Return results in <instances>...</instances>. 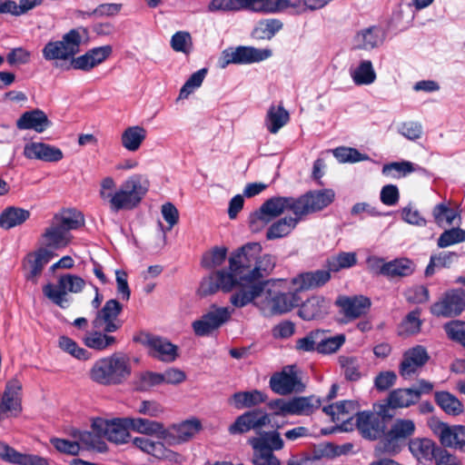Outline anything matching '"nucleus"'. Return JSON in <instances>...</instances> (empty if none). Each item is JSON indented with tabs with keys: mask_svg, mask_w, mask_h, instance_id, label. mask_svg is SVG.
<instances>
[{
	"mask_svg": "<svg viewBox=\"0 0 465 465\" xmlns=\"http://www.w3.org/2000/svg\"><path fill=\"white\" fill-rule=\"evenodd\" d=\"M233 307L242 308L252 303L265 317L282 314L290 312L299 304V300L292 293H284L270 282H256L237 289L230 297Z\"/></svg>",
	"mask_w": 465,
	"mask_h": 465,
	"instance_id": "nucleus-1",
	"label": "nucleus"
},
{
	"mask_svg": "<svg viewBox=\"0 0 465 465\" xmlns=\"http://www.w3.org/2000/svg\"><path fill=\"white\" fill-rule=\"evenodd\" d=\"M149 188L150 181L142 173L128 176L118 187L113 177L106 176L100 182L99 197L111 213L133 211L141 204Z\"/></svg>",
	"mask_w": 465,
	"mask_h": 465,
	"instance_id": "nucleus-2",
	"label": "nucleus"
},
{
	"mask_svg": "<svg viewBox=\"0 0 465 465\" xmlns=\"http://www.w3.org/2000/svg\"><path fill=\"white\" fill-rule=\"evenodd\" d=\"M291 14L302 15L308 12L306 0H211L207 10L211 13H235L250 11L272 14L284 10Z\"/></svg>",
	"mask_w": 465,
	"mask_h": 465,
	"instance_id": "nucleus-3",
	"label": "nucleus"
},
{
	"mask_svg": "<svg viewBox=\"0 0 465 465\" xmlns=\"http://www.w3.org/2000/svg\"><path fill=\"white\" fill-rule=\"evenodd\" d=\"M132 374L130 358L121 352L96 360L88 371L89 379L101 386L124 384Z\"/></svg>",
	"mask_w": 465,
	"mask_h": 465,
	"instance_id": "nucleus-4",
	"label": "nucleus"
},
{
	"mask_svg": "<svg viewBox=\"0 0 465 465\" xmlns=\"http://www.w3.org/2000/svg\"><path fill=\"white\" fill-rule=\"evenodd\" d=\"M259 242H248L233 252L229 258V273L234 278L238 289L250 286L252 273L262 253Z\"/></svg>",
	"mask_w": 465,
	"mask_h": 465,
	"instance_id": "nucleus-5",
	"label": "nucleus"
},
{
	"mask_svg": "<svg viewBox=\"0 0 465 465\" xmlns=\"http://www.w3.org/2000/svg\"><path fill=\"white\" fill-rule=\"evenodd\" d=\"M81 43L79 30L72 29L61 40L48 42L42 50L43 56L46 61H71L80 51Z\"/></svg>",
	"mask_w": 465,
	"mask_h": 465,
	"instance_id": "nucleus-6",
	"label": "nucleus"
},
{
	"mask_svg": "<svg viewBox=\"0 0 465 465\" xmlns=\"http://www.w3.org/2000/svg\"><path fill=\"white\" fill-rule=\"evenodd\" d=\"M85 285V282L79 276L74 274L62 275L57 285L48 283L44 286V294L54 303L61 308L68 306L67 292L77 293L81 292Z\"/></svg>",
	"mask_w": 465,
	"mask_h": 465,
	"instance_id": "nucleus-7",
	"label": "nucleus"
},
{
	"mask_svg": "<svg viewBox=\"0 0 465 465\" xmlns=\"http://www.w3.org/2000/svg\"><path fill=\"white\" fill-rule=\"evenodd\" d=\"M233 312L234 310L230 307L212 305L200 319L193 322L192 328L194 334L199 337L211 335L230 321Z\"/></svg>",
	"mask_w": 465,
	"mask_h": 465,
	"instance_id": "nucleus-8",
	"label": "nucleus"
},
{
	"mask_svg": "<svg viewBox=\"0 0 465 465\" xmlns=\"http://www.w3.org/2000/svg\"><path fill=\"white\" fill-rule=\"evenodd\" d=\"M429 427L442 446L465 452V426L449 425L436 418L429 420Z\"/></svg>",
	"mask_w": 465,
	"mask_h": 465,
	"instance_id": "nucleus-9",
	"label": "nucleus"
},
{
	"mask_svg": "<svg viewBox=\"0 0 465 465\" xmlns=\"http://www.w3.org/2000/svg\"><path fill=\"white\" fill-rule=\"evenodd\" d=\"M370 270L376 274L388 278L410 276L415 271L414 262L407 258H399L385 262L382 258L371 257L367 261Z\"/></svg>",
	"mask_w": 465,
	"mask_h": 465,
	"instance_id": "nucleus-10",
	"label": "nucleus"
},
{
	"mask_svg": "<svg viewBox=\"0 0 465 465\" xmlns=\"http://www.w3.org/2000/svg\"><path fill=\"white\" fill-rule=\"evenodd\" d=\"M272 55L269 49H257L250 46H239L235 49L224 50L220 58L221 68H225L230 64H245L262 62Z\"/></svg>",
	"mask_w": 465,
	"mask_h": 465,
	"instance_id": "nucleus-11",
	"label": "nucleus"
},
{
	"mask_svg": "<svg viewBox=\"0 0 465 465\" xmlns=\"http://www.w3.org/2000/svg\"><path fill=\"white\" fill-rule=\"evenodd\" d=\"M386 32L376 25L357 30L351 38V49L370 53L379 49L385 42Z\"/></svg>",
	"mask_w": 465,
	"mask_h": 465,
	"instance_id": "nucleus-12",
	"label": "nucleus"
},
{
	"mask_svg": "<svg viewBox=\"0 0 465 465\" xmlns=\"http://www.w3.org/2000/svg\"><path fill=\"white\" fill-rule=\"evenodd\" d=\"M125 420L126 418L112 420L95 419L92 423V429L113 443L124 444L131 440L130 428L125 424Z\"/></svg>",
	"mask_w": 465,
	"mask_h": 465,
	"instance_id": "nucleus-13",
	"label": "nucleus"
},
{
	"mask_svg": "<svg viewBox=\"0 0 465 465\" xmlns=\"http://www.w3.org/2000/svg\"><path fill=\"white\" fill-rule=\"evenodd\" d=\"M131 442L134 447L156 460H167L173 463H179L182 460L181 455L167 448L163 441L139 436L131 439Z\"/></svg>",
	"mask_w": 465,
	"mask_h": 465,
	"instance_id": "nucleus-14",
	"label": "nucleus"
},
{
	"mask_svg": "<svg viewBox=\"0 0 465 465\" xmlns=\"http://www.w3.org/2000/svg\"><path fill=\"white\" fill-rule=\"evenodd\" d=\"M123 311V305L115 299L108 300L103 308L97 312L92 322L94 329L105 331H117L123 326L124 322L119 318Z\"/></svg>",
	"mask_w": 465,
	"mask_h": 465,
	"instance_id": "nucleus-15",
	"label": "nucleus"
},
{
	"mask_svg": "<svg viewBox=\"0 0 465 465\" xmlns=\"http://www.w3.org/2000/svg\"><path fill=\"white\" fill-rule=\"evenodd\" d=\"M355 425L361 435L369 440H377L385 431L384 417L380 412L374 411L357 412Z\"/></svg>",
	"mask_w": 465,
	"mask_h": 465,
	"instance_id": "nucleus-16",
	"label": "nucleus"
},
{
	"mask_svg": "<svg viewBox=\"0 0 465 465\" xmlns=\"http://www.w3.org/2000/svg\"><path fill=\"white\" fill-rule=\"evenodd\" d=\"M465 308V292L455 289L447 292L442 298L432 304L430 312L436 316L454 317Z\"/></svg>",
	"mask_w": 465,
	"mask_h": 465,
	"instance_id": "nucleus-17",
	"label": "nucleus"
},
{
	"mask_svg": "<svg viewBox=\"0 0 465 465\" xmlns=\"http://www.w3.org/2000/svg\"><path fill=\"white\" fill-rule=\"evenodd\" d=\"M202 422L192 418L165 428L164 440L170 445L182 444L192 440L201 430Z\"/></svg>",
	"mask_w": 465,
	"mask_h": 465,
	"instance_id": "nucleus-18",
	"label": "nucleus"
},
{
	"mask_svg": "<svg viewBox=\"0 0 465 465\" xmlns=\"http://www.w3.org/2000/svg\"><path fill=\"white\" fill-rule=\"evenodd\" d=\"M334 192L332 190H322L316 192H309L298 199V213L302 217L311 213L320 211L328 206L334 199Z\"/></svg>",
	"mask_w": 465,
	"mask_h": 465,
	"instance_id": "nucleus-19",
	"label": "nucleus"
},
{
	"mask_svg": "<svg viewBox=\"0 0 465 465\" xmlns=\"http://www.w3.org/2000/svg\"><path fill=\"white\" fill-rule=\"evenodd\" d=\"M236 287L238 288V284L229 272L219 270L202 281L198 292L201 296H208L219 290L228 292Z\"/></svg>",
	"mask_w": 465,
	"mask_h": 465,
	"instance_id": "nucleus-20",
	"label": "nucleus"
},
{
	"mask_svg": "<svg viewBox=\"0 0 465 465\" xmlns=\"http://www.w3.org/2000/svg\"><path fill=\"white\" fill-rule=\"evenodd\" d=\"M21 389L22 385L16 379L6 382L0 402V419L19 413L21 411Z\"/></svg>",
	"mask_w": 465,
	"mask_h": 465,
	"instance_id": "nucleus-21",
	"label": "nucleus"
},
{
	"mask_svg": "<svg viewBox=\"0 0 465 465\" xmlns=\"http://www.w3.org/2000/svg\"><path fill=\"white\" fill-rule=\"evenodd\" d=\"M54 255V252L47 248H40L36 252L29 253L25 258L23 263L26 281L35 284L37 283L44 267L51 261Z\"/></svg>",
	"mask_w": 465,
	"mask_h": 465,
	"instance_id": "nucleus-22",
	"label": "nucleus"
},
{
	"mask_svg": "<svg viewBox=\"0 0 465 465\" xmlns=\"http://www.w3.org/2000/svg\"><path fill=\"white\" fill-rule=\"evenodd\" d=\"M270 416L262 410L246 411L237 417L235 421L230 425L228 430L231 434H242L251 430L261 429L269 424Z\"/></svg>",
	"mask_w": 465,
	"mask_h": 465,
	"instance_id": "nucleus-23",
	"label": "nucleus"
},
{
	"mask_svg": "<svg viewBox=\"0 0 465 465\" xmlns=\"http://www.w3.org/2000/svg\"><path fill=\"white\" fill-rule=\"evenodd\" d=\"M430 356L421 345L414 346L403 354L399 372L404 379H410L416 374L429 361Z\"/></svg>",
	"mask_w": 465,
	"mask_h": 465,
	"instance_id": "nucleus-24",
	"label": "nucleus"
},
{
	"mask_svg": "<svg viewBox=\"0 0 465 465\" xmlns=\"http://www.w3.org/2000/svg\"><path fill=\"white\" fill-rule=\"evenodd\" d=\"M270 387L274 392L286 395L294 391H300L302 386L294 368L288 366L282 372L271 377Z\"/></svg>",
	"mask_w": 465,
	"mask_h": 465,
	"instance_id": "nucleus-25",
	"label": "nucleus"
},
{
	"mask_svg": "<svg viewBox=\"0 0 465 465\" xmlns=\"http://www.w3.org/2000/svg\"><path fill=\"white\" fill-rule=\"evenodd\" d=\"M24 155L30 160L56 163L64 158L61 149L49 143L32 142L24 148Z\"/></svg>",
	"mask_w": 465,
	"mask_h": 465,
	"instance_id": "nucleus-26",
	"label": "nucleus"
},
{
	"mask_svg": "<svg viewBox=\"0 0 465 465\" xmlns=\"http://www.w3.org/2000/svg\"><path fill=\"white\" fill-rule=\"evenodd\" d=\"M144 344L149 348L150 354L160 361L171 362L177 357V347L164 338L147 335Z\"/></svg>",
	"mask_w": 465,
	"mask_h": 465,
	"instance_id": "nucleus-27",
	"label": "nucleus"
},
{
	"mask_svg": "<svg viewBox=\"0 0 465 465\" xmlns=\"http://www.w3.org/2000/svg\"><path fill=\"white\" fill-rule=\"evenodd\" d=\"M125 424L136 433L164 440L165 427L163 422L146 418L126 417Z\"/></svg>",
	"mask_w": 465,
	"mask_h": 465,
	"instance_id": "nucleus-28",
	"label": "nucleus"
},
{
	"mask_svg": "<svg viewBox=\"0 0 465 465\" xmlns=\"http://www.w3.org/2000/svg\"><path fill=\"white\" fill-rule=\"evenodd\" d=\"M297 202V198L278 196L267 200L261 208L270 219L279 216L286 211H291L294 215H299Z\"/></svg>",
	"mask_w": 465,
	"mask_h": 465,
	"instance_id": "nucleus-29",
	"label": "nucleus"
},
{
	"mask_svg": "<svg viewBox=\"0 0 465 465\" xmlns=\"http://www.w3.org/2000/svg\"><path fill=\"white\" fill-rule=\"evenodd\" d=\"M330 272L329 269L303 272L292 279V284L296 291L319 288L330 281Z\"/></svg>",
	"mask_w": 465,
	"mask_h": 465,
	"instance_id": "nucleus-30",
	"label": "nucleus"
},
{
	"mask_svg": "<svg viewBox=\"0 0 465 465\" xmlns=\"http://www.w3.org/2000/svg\"><path fill=\"white\" fill-rule=\"evenodd\" d=\"M356 410L357 404L353 401H341L323 408V411L331 416L333 421L341 423L344 430L351 429L349 415Z\"/></svg>",
	"mask_w": 465,
	"mask_h": 465,
	"instance_id": "nucleus-31",
	"label": "nucleus"
},
{
	"mask_svg": "<svg viewBox=\"0 0 465 465\" xmlns=\"http://www.w3.org/2000/svg\"><path fill=\"white\" fill-rule=\"evenodd\" d=\"M51 125L47 115L41 110H33L24 113L16 122L20 130H34L43 133Z\"/></svg>",
	"mask_w": 465,
	"mask_h": 465,
	"instance_id": "nucleus-32",
	"label": "nucleus"
},
{
	"mask_svg": "<svg viewBox=\"0 0 465 465\" xmlns=\"http://www.w3.org/2000/svg\"><path fill=\"white\" fill-rule=\"evenodd\" d=\"M70 232L63 230L53 221L51 224L45 230L42 234L41 242L45 246L44 248L49 247L52 249L64 248L71 242Z\"/></svg>",
	"mask_w": 465,
	"mask_h": 465,
	"instance_id": "nucleus-33",
	"label": "nucleus"
},
{
	"mask_svg": "<svg viewBox=\"0 0 465 465\" xmlns=\"http://www.w3.org/2000/svg\"><path fill=\"white\" fill-rule=\"evenodd\" d=\"M337 304L347 318L355 319L366 312L371 306V302L363 296L341 297L338 299Z\"/></svg>",
	"mask_w": 465,
	"mask_h": 465,
	"instance_id": "nucleus-34",
	"label": "nucleus"
},
{
	"mask_svg": "<svg viewBox=\"0 0 465 465\" xmlns=\"http://www.w3.org/2000/svg\"><path fill=\"white\" fill-rule=\"evenodd\" d=\"M290 120V114L282 104H272L266 112L264 125L272 134H277Z\"/></svg>",
	"mask_w": 465,
	"mask_h": 465,
	"instance_id": "nucleus-35",
	"label": "nucleus"
},
{
	"mask_svg": "<svg viewBox=\"0 0 465 465\" xmlns=\"http://www.w3.org/2000/svg\"><path fill=\"white\" fill-rule=\"evenodd\" d=\"M330 302L322 296H312L302 303L299 315L306 321H311L327 313Z\"/></svg>",
	"mask_w": 465,
	"mask_h": 465,
	"instance_id": "nucleus-36",
	"label": "nucleus"
},
{
	"mask_svg": "<svg viewBox=\"0 0 465 465\" xmlns=\"http://www.w3.org/2000/svg\"><path fill=\"white\" fill-rule=\"evenodd\" d=\"M113 331H105L99 329L88 331L84 342L85 346L96 351H105L114 347L117 343L115 336L112 335Z\"/></svg>",
	"mask_w": 465,
	"mask_h": 465,
	"instance_id": "nucleus-37",
	"label": "nucleus"
},
{
	"mask_svg": "<svg viewBox=\"0 0 465 465\" xmlns=\"http://www.w3.org/2000/svg\"><path fill=\"white\" fill-rule=\"evenodd\" d=\"M350 76L354 84L371 85L376 79L377 74L371 60H361L358 65L350 68Z\"/></svg>",
	"mask_w": 465,
	"mask_h": 465,
	"instance_id": "nucleus-38",
	"label": "nucleus"
},
{
	"mask_svg": "<svg viewBox=\"0 0 465 465\" xmlns=\"http://www.w3.org/2000/svg\"><path fill=\"white\" fill-rule=\"evenodd\" d=\"M409 450L421 463L431 461L437 450L435 443L427 438H416L409 442Z\"/></svg>",
	"mask_w": 465,
	"mask_h": 465,
	"instance_id": "nucleus-39",
	"label": "nucleus"
},
{
	"mask_svg": "<svg viewBox=\"0 0 465 465\" xmlns=\"http://www.w3.org/2000/svg\"><path fill=\"white\" fill-rule=\"evenodd\" d=\"M267 395L261 391H238L232 394L230 403L237 410L252 408L265 402Z\"/></svg>",
	"mask_w": 465,
	"mask_h": 465,
	"instance_id": "nucleus-40",
	"label": "nucleus"
},
{
	"mask_svg": "<svg viewBox=\"0 0 465 465\" xmlns=\"http://www.w3.org/2000/svg\"><path fill=\"white\" fill-rule=\"evenodd\" d=\"M147 131L141 125L129 126L121 134V144L129 152H136L145 140Z\"/></svg>",
	"mask_w": 465,
	"mask_h": 465,
	"instance_id": "nucleus-41",
	"label": "nucleus"
},
{
	"mask_svg": "<svg viewBox=\"0 0 465 465\" xmlns=\"http://www.w3.org/2000/svg\"><path fill=\"white\" fill-rule=\"evenodd\" d=\"M74 439H77L81 447L85 450H94L99 452H105L107 445L103 440V435L94 431L74 430L71 434Z\"/></svg>",
	"mask_w": 465,
	"mask_h": 465,
	"instance_id": "nucleus-42",
	"label": "nucleus"
},
{
	"mask_svg": "<svg viewBox=\"0 0 465 465\" xmlns=\"http://www.w3.org/2000/svg\"><path fill=\"white\" fill-rule=\"evenodd\" d=\"M301 215L294 217H283L273 223L266 232L268 240H274L289 235L301 221Z\"/></svg>",
	"mask_w": 465,
	"mask_h": 465,
	"instance_id": "nucleus-43",
	"label": "nucleus"
},
{
	"mask_svg": "<svg viewBox=\"0 0 465 465\" xmlns=\"http://www.w3.org/2000/svg\"><path fill=\"white\" fill-rule=\"evenodd\" d=\"M322 405L316 396L294 397L291 399V415L307 416L318 410Z\"/></svg>",
	"mask_w": 465,
	"mask_h": 465,
	"instance_id": "nucleus-44",
	"label": "nucleus"
},
{
	"mask_svg": "<svg viewBox=\"0 0 465 465\" xmlns=\"http://www.w3.org/2000/svg\"><path fill=\"white\" fill-rule=\"evenodd\" d=\"M416 425L410 419H396L391 426L387 434L389 441H399L406 440L415 433Z\"/></svg>",
	"mask_w": 465,
	"mask_h": 465,
	"instance_id": "nucleus-45",
	"label": "nucleus"
},
{
	"mask_svg": "<svg viewBox=\"0 0 465 465\" xmlns=\"http://www.w3.org/2000/svg\"><path fill=\"white\" fill-rule=\"evenodd\" d=\"M52 221L68 232H70L71 230L81 227L84 223L83 214L74 209L64 210L55 214Z\"/></svg>",
	"mask_w": 465,
	"mask_h": 465,
	"instance_id": "nucleus-46",
	"label": "nucleus"
},
{
	"mask_svg": "<svg viewBox=\"0 0 465 465\" xmlns=\"http://www.w3.org/2000/svg\"><path fill=\"white\" fill-rule=\"evenodd\" d=\"M30 217V212L18 207H8L0 215V227L10 229L25 223Z\"/></svg>",
	"mask_w": 465,
	"mask_h": 465,
	"instance_id": "nucleus-47",
	"label": "nucleus"
},
{
	"mask_svg": "<svg viewBox=\"0 0 465 465\" xmlns=\"http://www.w3.org/2000/svg\"><path fill=\"white\" fill-rule=\"evenodd\" d=\"M419 401L414 389H397L390 393L388 402L391 408H407Z\"/></svg>",
	"mask_w": 465,
	"mask_h": 465,
	"instance_id": "nucleus-48",
	"label": "nucleus"
},
{
	"mask_svg": "<svg viewBox=\"0 0 465 465\" xmlns=\"http://www.w3.org/2000/svg\"><path fill=\"white\" fill-rule=\"evenodd\" d=\"M435 401L441 410L451 416H457L463 411V404L453 394L448 391L435 393Z\"/></svg>",
	"mask_w": 465,
	"mask_h": 465,
	"instance_id": "nucleus-49",
	"label": "nucleus"
},
{
	"mask_svg": "<svg viewBox=\"0 0 465 465\" xmlns=\"http://www.w3.org/2000/svg\"><path fill=\"white\" fill-rule=\"evenodd\" d=\"M339 363L346 380L356 381L361 378L362 361L361 358L342 355L339 357Z\"/></svg>",
	"mask_w": 465,
	"mask_h": 465,
	"instance_id": "nucleus-50",
	"label": "nucleus"
},
{
	"mask_svg": "<svg viewBox=\"0 0 465 465\" xmlns=\"http://www.w3.org/2000/svg\"><path fill=\"white\" fill-rule=\"evenodd\" d=\"M261 440H249L250 444L254 450V465H281L280 460L273 455L269 448L262 446Z\"/></svg>",
	"mask_w": 465,
	"mask_h": 465,
	"instance_id": "nucleus-51",
	"label": "nucleus"
},
{
	"mask_svg": "<svg viewBox=\"0 0 465 465\" xmlns=\"http://www.w3.org/2000/svg\"><path fill=\"white\" fill-rule=\"evenodd\" d=\"M459 254L455 252H440L437 254L430 256V262L425 270V275L430 276L434 273V269L438 268H449L457 262Z\"/></svg>",
	"mask_w": 465,
	"mask_h": 465,
	"instance_id": "nucleus-52",
	"label": "nucleus"
},
{
	"mask_svg": "<svg viewBox=\"0 0 465 465\" xmlns=\"http://www.w3.org/2000/svg\"><path fill=\"white\" fill-rule=\"evenodd\" d=\"M275 266V258L270 254L262 253L257 258L256 265L254 269L252 271V282L250 284H253L256 282H263L260 281L264 275L269 274Z\"/></svg>",
	"mask_w": 465,
	"mask_h": 465,
	"instance_id": "nucleus-53",
	"label": "nucleus"
},
{
	"mask_svg": "<svg viewBox=\"0 0 465 465\" xmlns=\"http://www.w3.org/2000/svg\"><path fill=\"white\" fill-rule=\"evenodd\" d=\"M58 346L62 351L77 360L87 361L91 357V354L88 351L83 347H80L76 341L67 336L59 337Z\"/></svg>",
	"mask_w": 465,
	"mask_h": 465,
	"instance_id": "nucleus-54",
	"label": "nucleus"
},
{
	"mask_svg": "<svg viewBox=\"0 0 465 465\" xmlns=\"http://www.w3.org/2000/svg\"><path fill=\"white\" fill-rule=\"evenodd\" d=\"M425 170L418 164L409 161L393 162L383 165L382 173L387 176H394L393 172L405 176L414 172H424Z\"/></svg>",
	"mask_w": 465,
	"mask_h": 465,
	"instance_id": "nucleus-55",
	"label": "nucleus"
},
{
	"mask_svg": "<svg viewBox=\"0 0 465 465\" xmlns=\"http://www.w3.org/2000/svg\"><path fill=\"white\" fill-rule=\"evenodd\" d=\"M432 215L435 223L440 226L451 225L458 216L453 209L448 207L445 203L437 204L432 210Z\"/></svg>",
	"mask_w": 465,
	"mask_h": 465,
	"instance_id": "nucleus-56",
	"label": "nucleus"
},
{
	"mask_svg": "<svg viewBox=\"0 0 465 465\" xmlns=\"http://www.w3.org/2000/svg\"><path fill=\"white\" fill-rule=\"evenodd\" d=\"M463 242H465V230L456 227L445 230L440 235L437 245L439 248H447Z\"/></svg>",
	"mask_w": 465,
	"mask_h": 465,
	"instance_id": "nucleus-57",
	"label": "nucleus"
},
{
	"mask_svg": "<svg viewBox=\"0 0 465 465\" xmlns=\"http://www.w3.org/2000/svg\"><path fill=\"white\" fill-rule=\"evenodd\" d=\"M206 74L207 69L205 68L200 69L193 73L181 88L178 99L188 98V96L193 94L195 89L202 85Z\"/></svg>",
	"mask_w": 465,
	"mask_h": 465,
	"instance_id": "nucleus-58",
	"label": "nucleus"
},
{
	"mask_svg": "<svg viewBox=\"0 0 465 465\" xmlns=\"http://www.w3.org/2000/svg\"><path fill=\"white\" fill-rule=\"evenodd\" d=\"M345 336L338 334L332 337H324V334L319 338V344L316 351L322 354H330L337 351L344 343Z\"/></svg>",
	"mask_w": 465,
	"mask_h": 465,
	"instance_id": "nucleus-59",
	"label": "nucleus"
},
{
	"mask_svg": "<svg viewBox=\"0 0 465 465\" xmlns=\"http://www.w3.org/2000/svg\"><path fill=\"white\" fill-rule=\"evenodd\" d=\"M333 155L340 163H358L370 159L367 154L361 153L357 149L351 147L336 148L333 150Z\"/></svg>",
	"mask_w": 465,
	"mask_h": 465,
	"instance_id": "nucleus-60",
	"label": "nucleus"
},
{
	"mask_svg": "<svg viewBox=\"0 0 465 465\" xmlns=\"http://www.w3.org/2000/svg\"><path fill=\"white\" fill-rule=\"evenodd\" d=\"M50 442L58 452L70 456L78 455L82 449L77 439L70 440L61 438H51Z\"/></svg>",
	"mask_w": 465,
	"mask_h": 465,
	"instance_id": "nucleus-61",
	"label": "nucleus"
},
{
	"mask_svg": "<svg viewBox=\"0 0 465 465\" xmlns=\"http://www.w3.org/2000/svg\"><path fill=\"white\" fill-rule=\"evenodd\" d=\"M356 263L353 252H341L328 260L327 267L330 272H338L341 269L350 268Z\"/></svg>",
	"mask_w": 465,
	"mask_h": 465,
	"instance_id": "nucleus-62",
	"label": "nucleus"
},
{
	"mask_svg": "<svg viewBox=\"0 0 465 465\" xmlns=\"http://www.w3.org/2000/svg\"><path fill=\"white\" fill-rule=\"evenodd\" d=\"M282 24L277 19H266L259 23L254 34L259 38L271 39L281 28Z\"/></svg>",
	"mask_w": 465,
	"mask_h": 465,
	"instance_id": "nucleus-63",
	"label": "nucleus"
},
{
	"mask_svg": "<svg viewBox=\"0 0 465 465\" xmlns=\"http://www.w3.org/2000/svg\"><path fill=\"white\" fill-rule=\"evenodd\" d=\"M227 249L225 247H214L206 252L202 259V265L211 269L220 266L226 259Z\"/></svg>",
	"mask_w": 465,
	"mask_h": 465,
	"instance_id": "nucleus-64",
	"label": "nucleus"
}]
</instances>
